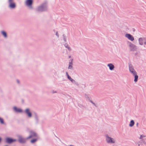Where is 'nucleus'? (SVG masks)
Returning <instances> with one entry per match:
<instances>
[{
  "instance_id": "nucleus-29",
  "label": "nucleus",
  "mask_w": 146,
  "mask_h": 146,
  "mask_svg": "<svg viewBox=\"0 0 146 146\" xmlns=\"http://www.w3.org/2000/svg\"><path fill=\"white\" fill-rule=\"evenodd\" d=\"M73 83L74 84H75L77 86L78 85V82H76V81L75 80V82H73Z\"/></svg>"
},
{
  "instance_id": "nucleus-30",
  "label": "nucleus",
  "mask_w": 146,
  "mask_h": 146,
  "mask_svg": "<svg viewBox=\"0 0 146 146\" xmlns=\"http://www.w3.org/2000/svg\"><path fill=\"white\" fill-rule=\"evenodd\" d=\"M67 48H68V50L70 51H71L72 50L71 48L69 46H68Z\"/></svg>"
},
{
  "instance_id": "nucleus-33",
  "label": "nucleus",
  "mask_w": 146,
  "mask_h": 146,
  "mask_svg": "<svg viewBox=\"0 0 146 146\" xmlns=\"http://www.w3.org/2000/svg\"><path fill=\"white\" fill-rule=\"evenodd\" d=\"M52 92L53 93H57V92L56 91L53 90L52 91Z\"/></svg>"
},
{
  "instance_id": "nucleus-7",
  "label": "nucleus",
  "mask_w": 146,
  "mask_h": 146,
  "mask_svg": "<svg viewBox=\"0 0 146 146\" xmlns=\"http://www.w3.org/2000/svg\"><path fill=\"white\" fill-rule=\"evenodd\" d=\"M24 112L28 117L31 118L32 117V114L30 108H28L25 109Z\"/></svg>"
},
{
  "instance_id": "nucleus-21",
  "label": "nucleus",
  "mask_w": 146,
  "mask_h": 146,
  "mask_svg": "<svg viewBox=\"0 0 146 146\" xmlns=\"http://www.w3.org/2000/svg\"><path fill=\"white\" fill-rule=\"evenodd\" d=\"M37 140L36 139H33L31 140V143H35Z\"/></svg>"
},
{
  "instance_id": "nucleus-39",
  "label": "nucleus",
  "mask_w": 146,
  "mask_h": 146,
  "mask_svg": "<svg viewBox=\"0 0 146 146\" xmlns=\"http://www.w3.org/2000/svg\"><path fill=\"white\" fill-rule=\"evenodd\" d=\"M138 123H137L136 124V125H137V126H138Z\"/></svg>"
},
{
  "instance_id": "nucleus-9",
  "label": "nucleus",
  "mask_w": 146,
  "mask_h": 146,
  "mask_svg": "<svg viewBox=\"0 0 146 146\" xmlns=\"http://www.w3.org/2000/svg\"><path fill=\"white\" fill-rule=\"evenodd\" d=\"M30 135L27 138V139H29L33 137H36L37 135L36 133L33 131H30Z\"/></svg>"
},
{
  "instance_id": "nucleus-27",
  "label": "nucleus",
  "mask_w": 146,
  "mask_h": 146,
  "mask_svg": "<svg viewBox=\"0 0 146 146\" xmlns=\"http://www.w3.org/2000/svg\"><path fill=\"white\" fill-rule=\"evenodd\" d=\"M144 46H146V38H145V41L144 42Z\"/></svg>"
},
{
  "instance_id": "nucleus-3",
  "label": "nucleus",
  "mask_w": 146,
  "mask_h": 146,
  "mask_svg": "<svg viewBox=\"0 0 146 146\" xmlns=\"http://www.w3.org/2000/svg\"><path fill=\"white\" fill-rule=\"evenodd\" d=\"M106 141L108 144H113L116 142L115 139L111 137L108 134L105 135Z\"/></svg>"
},
{
  "instance_id": "nucleus-8",
  "label": "nucleus",
  "mask_w": 146,
  "mask_h": 146,
  "mask_svg": "<svg viewBox=\"0 0 146 146\" xmlns=\"http://www.w3.org/2000/svg\"><path fill=\"white\" fill-rule=\"evenodd\" d=\"M129 47L131 51H135L136 50L137 46L131 42L129 43Z\"/></svg>"
},
{
  "instance_id": "nucleus-11",
  "label": "nucleus",
  "mask_w": 146,
  "mask_h": 146,
  "mask_svg": "<svg viewBox=\"0 0 146 146\" xmlns=\"http://www.w3.org/2000/svg\"><path fill=\"white\" fill-rule=\"evenodd\" d=\"M125 36L131 41H133L134 40V37L130 34H126L125 35Z\"/></svg>"
},
{
  "instance_id": "nucleus-25",
  "label": "nucleus",
  "mask_w": 146,
  "mask_h": 146,
  "mask_svg": "<svg viewBox=\"0 0 146 146\" xmlns=\"http://www.w3.org/2000/svg\"><path fill=\"white\" fill-rule=\"evenodd\" d=\"M72 65H69L68 68V69H72Z\"/></svg>"
},
{
  "instance_id": "nucleus-22",
  "label": "nucleus",
  "mask_w": 146,
  "mask_h": 146,
  "mask_svg": "<svg viewBox=\"0 0 146 146\" xmlns=\"http://www.w3.org/2000/svg\"><path fill=\"white\" fill-rule=\"evenodd\" d=\"M140 143H143L144 145H146V142H145L144 140L143 139L141 140L140 141Z\"/></svg>"
},
{
  "instance_id": "nucleus-2",
  "label": "nucleus",
  "mask_w": 146,
  "mask_h": 146,
  "mask_svg": "<svg viewBox=\"0 0 146 146\" xmlns=\"http://www.w3.org/2000/svg\"><path fill=\"white\" fill-rule=\"evenodd\" d=\"M47 9V4L46 3H44L38 6L35 10L37 12H42L46 11Z\"/></svg>"
},
{
  "instance_id": "nucleus-36",
  "label": "nucleus",
  "mask_w": 146,
  "mask_h": 146,
  "mask_svg": "<svg viewBox=\"0 0 146 146\" xmlns=\"http://www.w3.org/2000/svg\"><path fill=\"white\" fill-rule=\"evenodd\" d=\"M136 143V144H138V146H140V144H139V143H138L137 142Z\"/></svg>"
},
{
  "instance_id": "nucleus-19",
  "label": "nucleus",
  "mask_w": 146,
  "mask_h": 146,
  "mask_svg": "<svg viewBox=\"0 0 146 146\" xmlns=\"http://www.w3.org/2000/svg\"><path fill=\"white\" fill-rule=\"evenodd\" d=\"M68 78L72 83L75 82V80L71 78L70 76H68L67 77Z\"/></svg>"
},
{
  "instance_id": "nucleus-12",
  "label": "nucleus",
  "mask_w": 146,
  "mask_h": 146,
  "mask_svg": "<svg viewBox=\"0 0 146 146\" xmlns=\"http://www.w3.org/2000/svg\"><path fill=\"white\" fill-rule=\"evenodd\" d=\"M13 110L15 112L17 113H21L23 111L22 109L20 108H17L16 106L13 107Z\"/></svg>"
},
{
  "instance_id": "nucleus-1",
  "label": "nucleus",
  "mask_w": 146,
  "mask_h": 146,
  "mask_svg": "<svg viewBox=\"0 0 146 146\" xmlns=\"http://www.w3.org/2000/svg\"><path fill=\"white\" fill-rule=\"evenodd\" d=\"M129 70L130 72L134 77V81L135 82L137 81L138 76L137 75V72L134 68L133 66L131 64H129Z\"/></svg>"
},
{
  "instance_id": "nucleus-4",
  "label": "nucleus",
  "mask_w": 146,
  "mask_h": 146,
  "mask_svg": "<svg viewBox=\"0 0 146 146\" xmlns=\"http://www.w3.org/2000/svg\"><path fill=\"white\" fill-rule=\"evenodd\" d=\"M8 7L11 9H15L16 7V4L14 0H8Z\"/></svg>"
},
{
  "instance_id": "nucleus-10",
  "label": "nucleus",
  "mask_w": 146,
  "mask_h": 146,
  "mask_svg": "<svg viewBox=\"0 0 146 146\" xmlns=\"http://www.w3.org/2000/svg\"><path fill=\"white\" fill-rule=\"evenodd\" d=\"M16 141L17 140L16 139H13L10 137H7L5 139L6 142L9 144L11 143Z\"/></svg>"
},
{
  "instance_id": "nucleus-5",
  "label": "nucleus",
  "mask_w": 146,
  "mask_h": 146,
  "mask_svg": "<svg viewBox=\"0 0 146 146\" xmlns=\"http://www.w3.org/2000/svg\"><path fill=\"white\" fill-rule=\"evenodd\" d=\"M17 137L18 138L19 142L20 143L24 144L26 143V140L27 139V138H25L20 135H17Z\"/></svg>"
},
{
  "instance_id": "nucleus-28",
  "label": "nucleus",
  "mask_w": 146,
  "mask_h": 146,
  "mask_svg": "<svg viewBox=\"0 0 146 146\" xmlns=\"http://www.w3.org/2000/svg\"><path fill=\"white\" fill-rule=\"evenodd\" d=\"M56 36L58 37H59V35L58 33V32L56 31Z\"/></svg>"
},
{
  "instance_id": "nucleus-26",
  "label": "nucleus",
  "mask_w": 146,
  "mask_h": 146,
  "mask_svg": "<svg viewBox=\"0 0 146 146\" xmlns=\"http://www.w3.org/2000/svg\"><path fill=\"white\" fill-rule=\"evenodd\" d=\"M64 45L65 47L66 48L69 46L68 45V44L66 43H65L64 44Z\"/></svg>"
},
{
  "instance_id": "nucleus-18",
  "label": "nucleus",
  "mask_w": 146,
  "mask_h": 146,
  "mask_svg": "<svg viewBox=\"0 0 146 146\" xmlns=\"http://www.w3.org/2000/svg\"><path fill=\"white\" fill-rule=\"evenodd\" d=\"M134 122L133 120H131L130 121L129 125L130 127H133L134 125Z\"/></svg>"
},
{
  "instance_id": "nucleus-31",
  "label": "nucleus",
  "mask_w": 146,
  "mask_h": 146,
  "mask_svg": "<svg viewBox=\"0 0 146 146\" xmlns=\"http://www.w3.org/2000/svg\"><path fill=\"white\" fill-rule=\"evenodd\" d=\"M72 60L71 62H69V65H72Z\"/></svg>"
},
{
  "instance_id": "nucleus-24",
  "label": "nucleus",
  "mask_w": 146,
  "mask_h": 146,
  "mask_svg": "<svg viewBox=\"0 0 146 146\" xmlns=\"http://www.w3.org/2000/svg\"><path fill=\"white\" fill-rule=\"evenodd\" d=\"M85 97L87 100H89L90 99L89 97L86 95H85Z\"/></svg>"
},
{
  "instance_id": "nucleus-16",
  "label": "nucleus",
  "mask_w": 146,
  "mask_h": 146,
  "mask_svg": "<svg viewBox=\"0 0 146 146\" xmlns=\"http://www.w3.org/2000/svg\"><path fill=\"white\" fill-rule=\"evenodd\" d=\"M1 33L4 38H7V34L5 32L3 31H1Z\"/></svg>"
},
{
  "instance_id": "nucleus-20",
  "label": "nucleus",
  "mask_w": 146,
  "mask_h": 146,
  "mask_svg": "<svg viewBox=\"0 0 146 146\" xmlns=\"http://www.w3.org/2000/svg\"><path fill=\"white\" fill-rule=\"evenodd\" d=\"M146 137V136L144 135H140V137H139V139H143L145 137Z\"/></svg>"
},
{
  "instance_id": "nucleus-23",
  "label": "nucleus",
  "mask_w": 146,
  "mask_h": 146,
  "mask_svg": "<svg viewBox=\"0 0 146 146\" xmlns=\"http://www.w3.org/2000/svg\"><path fill=\"white\" fill-rule=\"evenodd\" d=\"M0 122L2 124H3L4 123L3 119L1 117H0Z\"/></svg>"
},
{
  "instance_id": "nucleus-34",
  "label": "nucleus",
  "mask_w": 146,
  "mask_h": 146,
  "mask_svg": "<svg viewBox=\"0 0 146 146\" xmlns=\"http://www.w3.org/2000/svg\"><path fill=\"white\" fill-rule=\"evenodd\" d=\"M66 74L67 76V77H68V76H69V74H68V73L67 72H66Z\"/></svg>"
},
{
  "instance_id": "nucleus-15",
  "label": "nucleus",
  "mask_w": 146,
  "mask_h": 146,
  "mask_svg": "<svg viewBox=\"0 0 146 146\" xmlns=\"http://www.w3.org/2000/svg\"><path fill=\"white\" fill-rule=\"evenodd\" d=\"M107 66L108 67H109V69L110 70H113L115 68L114 65L112 63H109Z\"/></svg>"
},
{
  "instance_id": "nucleus-14",
  "label": "nucleus",
  "mask_w": 146,
  "mask_h": 146,
  "mask_svg": "<svg viewBox=\"0 0 146 146\" xmlns=\"http://www.w3.org/2000/svg\"><path fill=\"white\" fill-rule=\"evenodd\" d=\"M35 122L36 124L38 123L39 121V117L38 115L36 114H35Z\"/></svg>"
},
{
  "instance_id": "nucleus-35",
  "label": "nucleus",
  "mask_w": 146,
  "mask_h": 146,
  "mask_svg": "<svg viewBox=\"0 0 146 146\" xmlns=\"http://www.w3.org/2000/svg\"><path fill=\"white\" fill-rule=\"evenodd\" d=\"M2 140L1 138L0 137V143L1 142Z\"/></svg>"
},
{
  "instance_id": "nucleus-6",
  "label": "nucleus",
  "mask_w": 146,
  "mask_h": 146,
  "mask_svg": "<svg viewBox=\"0 0 146 146\" xmlns=\"http://www.w3.org/2000/svg\"><path fill=\"white\" fill-rule=\"evenodd\" d=\"M33 0H26L25 2V5L28 7L29 9H32L33 7L32 6L33 4Z\"/></svg>"
},
{
  "instance_id": "nucleus-13",
  "label": "nucleus",
  "mask_w": 146,
  "mask_h": 146,
  "mask_svg": "<svg viewBox=\"0 0 146 146\" xmlns=\"http://www.w3.org/2000/svg\"><path fill=\"white\" fill-rule=\"evenodd\" d=\"M145 38L144 37H140L138 39V43L139 45L142 46L144 44V42Z\"/></svg>"
},
{
  "instance_id": "nucleus-17",
  "label": "nucleus",
  "mask_w": 146,
  "mask_h": 146,
  "mask_svg": "<svg viewBox=\"0 0 146 146\" xmlns=\"http://www.w3.org/2000/svg\"><path fill=\"white\" fill-rule=\"evenodd\" d=\"M62 39L65 42H67V37L64 35H62Z\"/></svg>"
},
{
  "instance_id": "nucleus-40",
  "label": "nucleus",
  "mask_w": 146,
  "mask_h": 146,
  "mask_svg": "<svg viewBox=\"0 0 146 146\" xmlns=\"http://www.w3.org/2000/svg\"><path fill=\"white\" fill-rule=\"evenodd\" d=\"M69 58H70L71 57V56H69Z\"/></svg>"
},
{
  "instance_id": "nucleus-32",
  "label": "nucleus",
  "mask_w": 146,
  "mask_h": 146,
  "mask_svg": "<svg viewBox=\"0 0 146 146\" xmlns=\"http://www.w3.org/2000/svg\"><path fill=\"white\" fill-rule=\"evenodd\" d=\"M16 82L18 84H20V81L18 80H16Z\"/></svg>"
},
{
  "instance_id": "nucleus-37",
  "label": "nucleus",
  "mask_w": 146,
  "mask_h": 146,
  "mask_svg": "<svg viewBox=\"0 0 146 146\" xmlns=\"http://www.w3.org/2000/svg\"><path fill=\"white\" fill-rule=\"evenodd\" d=\"M89 101H90V102L92 103H93V102H92V101L90 99V100H89Z\"/></svg>"
},
{
  "instance_id": "nucleus-38",
  "label": "nucleus",
  "mask_w": 146,
  "mask_h": 146,
  "mask_svg": "<svg viewBox=\"0 0 146 146\" xmlns=\"http://www.w3.org/2000/svg\"><path fill=\"white\" fill-rule=\"evenodd\" d=\"M94 105L96 106L95 104L93 102V103H92Z\"/></svg>"
}]
</instances>
